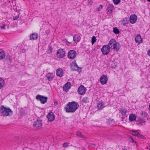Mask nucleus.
I'll return each mask as SVG.
<instances>
[{
	"label": "nucleus",
	"mask_w": 150,
	"mask_h": 150,
	"mask_svg": "<svg viewBox=\"0 0 150 150\" xmlns=\"http://www.w3.org/2000/svg\"><path fill=\"white\" fill-rule=\"evenodd\" d=\"M89 99L88 98L86 97H83L82 100V102L85 103H86L89 102Z\"/></svg>",
	"instance_id": "nucleus-25"
},
{
	"label": "nucleus",
	"mask_w": 150,
	"mask_h": 150,
	"mask_svg": "<svg viewBox=\"0 0 150 150\" xmlns=\"http://www.w3.org/2000/svg\"><path fill=\"white\" fill-rule=\"evenodd\" d=\"M139 133L136 131L132 130V135H135L137 137L138 135L139 134Z\"/></svg>",
	"instance_id": "nucleus-31"
},
{
	"label": "nucleus",
	"mask_w": 150,
	"mask_h": 150,
	"mask_svg": "<svg viewBox=\"0 0 150 150\" xmlns=\"http://www.w3.org/2000/svg\"><path fill=\"white\" fill-rule=\"evenodd\" d=\"M5 56V53L4 52L1 50H0V59H4Z\"/></svg>",
	"instance_id": "nucleus-21"
},
{
	"label": "nucleus",
	"mask_w": 150,
	"mask_h": 150,
	"mask_svg": "<svg viewBox=\"0 0 150 150\" xmlns=\"http://www.w3.org/2000/svg\"><path fill=\"white\" fill-rule=\"evenodd\" d=\"M76 135L82 138H85V137L81 134V133L79 131H78L76 132Z\"/></svg>",
	"instance_id": "nucleus-26"
},
{
	"label": "nucleus",
	"mask_w": 150,
	"mask_h": 150,
	"mask_svg": "<svg viewBox=\"0 0 150 150\" xmlns=\"http://www.w3.org/2000/svg\"><path fill=\"white\" fill-rule=\"evenodd\" d=\"M135 40L136 43H138L139 44L143 42V39L141 38V36L140 34H138L136 36L135 38Z\"/></svg>",
	"instance_id": "nucleus-14"
},
{
	"label": "nucleus",
	"mask_w": 150,
	"mask_h": 150,
	"mask_svg": "<svg viewBox=\"0 0 150 150\" xmlns=\"http://www.w3.org/2000/svg\"><path fill=\"white\" fill-rule=\"evenodd\" d=\"M137 118V115L135 114L132 113V122L133 121H134L136 120V119Z\"/></svg>",
	"instance_id": "nucleus-30"
},
{
	"label": "nucleus",
	"mask_w": 150,
	"mask_h": 150,
	"mask_svg": "<svg viewBox=\"0 0 150 150\" xmlns=\"http://www.w3.org/2000/svg\"><path fill=\"white\" fill-rule=\"evenodd\" d=\"M65 51L63 49H59L57 52V55L58 57L62 58L65 55Z\"/></svg>",
	"instance_id": "nucleus-8"
},
{
	"label": "nucleus",
	"mask_w": 150,
	"mask_h": 150,
	"mask_svg": "<svg viewBox=\"0 0 150 150\" xmlns=\"http://www.w3.org/2000/svg\"><path fill=\"white\" fill-rule=\"evenodd\" d=\"M52 48L51 47H49L47 50V53L49 54H51L52 52Z\"/></svg>",
	"instance_id": "nucleus-32"
},
{
	"label": "nucleus",
	"mask_w": 150,
	"mask_h": 150,
	"mask_svg": "<svg viewBox=\"0 0 150 150\" xmlns=\"http://www.w3.org/2000/svg\"><path fill=\"white\" fill-rule=\"evenodd\" d=\"M112 5H112V4L110 5V7H112Z\"/></svg>",
	"instance_id": "nucleus-50"
},
{
	"label": "nucleus",
	"mask_w": 150,
	"mask_h": 150,
	"mask_svg": "<svg viewBox=\"0 0 150 150\" xmlns=\"http://www.w3.org/2000/svg\"><path fill=\"white\" fill-rule=\"evenodd\" d=\"M129 21L131 23V16H130L129 17Z\"/></svg>",
	"instance_id": "nucleus-46"
},
{
	"label": "nucleus",
	"mask_w": 150,
	"mask_h": 150,
	"mask_svg": "<svg viewBox=\"0 0 150 150\" xmlns=\"http://www.w3.org/2000/svg\"><path fill=\"white\" fill-rule=\"evenodd\" d=\"M137 16L134 14H132V24L135 23L137 21Z\"/></svg>",
	"instance_id": "nucleus-19"
},
{
	"label": "nucleus",
	"mask_w": 150,
	"mask_h": 150,
	"mask_svg": "<svg viewBox=\"0 0 150 150\" xmlns=\"http://www.w3.org/2000/svg\"><path fill=\"white\" fill-rule=\"evenodd\" d=\"M63 71L62 69L59 68L57 70L56 74L59 77H62L63 75Z\"/></svg>",
	"instance_id": "nucleus-16"
},
{
	"label": "nucleus",
	"mask_w": 150,
	"mask_h": 150,
	"mask_svg": "<svg viewBox=\"0 0 150 150\" xmlns=\"http://www.w3.org/2000/svg\"><path fill=\"white\" fill-rule=\"evenodd\" d=\"M110 47L107 45L103 46L101 50L103 54H108L110 52Z\"/></svg>",
	"instance_id": "nucleus-7"
},
{
	"label": "nucleus",
	"mask_w": 150,
	"mask_h": 150,
	"mask_svg": "<svg viewBox=\"0 0 150 150\" xmlns=\"http://www.w3.org/2000/svg\"><path fill=\"white\" fill-rule=\"evenodd\" d=\"M80 36L78 35H76L73 36V40L75 42H78L80 40Z\"/></svg>",
	"instance_id": "nucleus-22"
},
{
	"label": "nucleus",
	"mask_w": 150,
	"mask_h": 150,
	"mask_svg": "<svg viewBox=\"0 0 150 150\" xmlns=\"http://www.w3.org/2000/svg\"><path fill=\"white\" fill-rule=\"evenodd\" d=\"M147 54L150 57V49L149 50L147 51Z\"/></svg>",
	"instance_id": "nucleus-43"
},
{
	"label": "nucleus",
	"mask_w": 150,
	"mask_h": 150,
	"mask_svg": "<svg viewBox=\"0 0 150 150\" xmlns=\"http://www.w3.org/2000/svg\"><path fill=\"white\" fill-rule=\"evenodd\" d=\"M42 123L41 120H37L34 122L33 126L37 129H39L42 127Z\"/></svg>",
	"instance_id": "nucleus-9"
},
{
	"label": "nucleus",
	"mask_w": 150,
	"mask_h": 150,
	"mask_svg": "<svg viewBox=\"0 0 150 150\" xmlns=\"http://www.w3.org/2000/svg\"><path fill=\"white\" fill-rule=\"evenodd\" d=\"M88 5L91 6L93 4V1L92 0H88Z\"/></svg>",
	"instance_id": "nucleus-39"
},
{
	"label": "nucleus",
	"mask_w": 150,
	"mask_h": 150,
	"mask_svg": "<svg viewBox=\"0 0 150 150\" xmlns=\"http://www.w3.org/2000/svg\"><path fill=\"white\" fill-rule=\"evenodd\" d=\"M113 32L115 34H118L119 33V30L117 27L113 28Z\"/></svg>",
	"instance_id": "nucleus-29"
},
{
	"label": "nucleus",
	"mask_w": 150,
	"mask_h": 150,
	"mask_svg": "<svg viewBox=\"0 0 150 150\" xmlns=\"http://www.w3.org/2000/svg\"><path fill=\"white\" fill-rule=\"evenodd\" d=\"M113 8V5H112V6L111 7H109L108 8H107V9L108 11V12H109V13H111L112 12Z\"/></svg>",
	"instance_id": "nucleus-28"
},
{
	"label": "nucleus",
	"mask_w": 150,
	"mask_h": 150,
	"mask_svg": "<svg viewBox=\"0 0 150 150\" xmlns=\"http://www.w3.org/2000/svg\"><path fill=\"white\" fill-rule=\"evenodd\" d=\"M68 144L67 143H64L63 145V146L65 148L67 147L68 146Z\"/></svg>",
	"instance_id": "nucleus-40"
},
{
	"label": "nucleus",
	"mask_w": 150,
	"mask_h": 150,
	"mask_svg": "<svg viewBox=\"0 0 150 150\" xmlns=\"http://www.w3.org/2000/svg\"><path fill=\"white\" fill-rule=\"evenodd\" d=\"M129 120L130 122L131 121V114H130L129 115Z\"/></svg>",
	"instance_id": "nucleus-45"
},
{
	"label": "nucleus",
	"mask_w": 150,
	"mask_h": 150,
	"mask_svg": "<svg viewBox=\"0 0 150 150\" xmlns=\"http://www.w3.org/2000/svg\"><path fill=\"white\" fill-rule=\"evenodd\" d=\"M76 55V52L74 50L69 51L68 54V57L70 59H73L75 58Z\"/></svg>",
	"instance_id": "nucleus-10"
},
{
	"label": "nucleus",
	"mask_w": 150,
	"mask_h": 150,
	"mask_svg": "<svg viewBox=\"0 0 150 150\" xmlns=\"http://www.w3.org/2000/svg\"><path fill=\"white\" fill-rule=\"evenodd\" d=\"M4 80L1 78H0V88H1L4 86Z\"/></svg>",
	"instance_id": "nucleus-27"
},
{
	"label": "nucleus",
	"mask_w": 150,
	"mask_h": 150,
	"mask_svg": "<svg viewBox=\"0 0 150 150\" xmlns=\"http://www.w3.org/2000/svg\"><path fill=\"white\" fill-rule=\"evenodd\" d=\"M128 18H125L124 19L122 20V23L124 25H126V24H127L129 22V21L128 20Z\"/></svg>",
	"instance_id": "nucleus-24"
},
{
	"label": "nucleus",
	"mask_w": 150,
	"mask_h": 150,
	"mask_svg": "<svg viewBox=\"0 0 150 150\" xmlns=\"http://www.w3.org/2000/svg\"><path fill=\"white\" fill-rule=\"evenodd\" d=\"M38 34L36 33H33L30 36V40H34L37 39Z\"/></svg>",
	"instance_id": "nucleus-20"
},
{
	"label": "nucleus",
	"mask_w": 150,
	"mask_h": 150,
	"mask_svg": "<svg viewBox=\"0 0 150 150\" xmlns=\"http://www.w3.org/2000/svg\"><path fill=\"white\" fill-rule=\"evenodd\" d=\"M149 149H150V148Z\"/></svg>",
	"instance_id": "nucleus-52"
},
{
	"label": "nucleus",
	"mask_w": 150,
	"mask_h": 150,
	"mask_svg": "<svg viewBox=\"0 0 150 150\" xmlns=\"http://www.w3.org/2000/svg\"><path fill=\"white\" fill-rule=\"evenodd\" d=\"M147 115V114L145 111H143L141 112V117H139V119L138 120V122L139 123H141L142 125H145V121L143 119L144 117H146Z\"/></svg>",
	"instance_id": "nucleus-4"
},
{
	"label": "nucleus",
	"mask_w": 150,
	"mask_h": 150,
	"mask_svg": "<svg viewBox=\"0 0 150 150\" xmlns=\"http://www.w3.org/2000/svg\"><path fill=\"white\" fill-rule=\"evenodd\" d=\"M0 112L1 114V115L3 116H11L13 113L12 111L10 108H6L3 105L1 106Z\"/></svg>",
	"instance_id": "nucleus-2"
},
{
	"label": "nucleus",
	"mask_w": 150,
	"mask_h": 150,
	"mask_svg": "<svg viewBox=\"0 0 150 150\" xmlns=\"http://www.w3.org/2000/svg\"><path fill=\"white\" fill-rule=\"evenodd\" d=\"M86 90V88L83 86L81 85L78 88V92L80 94L82 95L85 93Z\"/></svg>",
	"instance_id": "nucleus-11"
},
{
	"label": "nucleus",
	"mask_w": 150,
	"mask_h": 150,
	"mask_svg": "<svg viewBox=\"0 0 150 150\" xmlns=\"http://www.w3.org/2000/svg\"><path fill=\"white\" fill-rule=\"evenodd\" d=\"M47 118L49 121L50 122L53 121L55 119V116L53 112H51L49 113L47 116Z\"/></svg>",
	"instance_id": "nucleus-13"
},
{
	"label": "nucleus",
	"mask_w": 150,
	"mask_h": 150,
	"mask_svg": "<svg viewBox=\"0 0 150 150\" xmlns=\"http://www.w3.org/2000/svg\"><path fill=\"white\" fill-rule=\"evenodd\" d=\"M90 144L92 145H94V146H95V144Z\"/></svg>",
	"instance_id": "nucleus-49"
},
{
	"label": "nucleus",
	"mask_w": 150,
	"mask_h": 150,
	"mask_svg": "<svg viewBox=\"0 0 150 150\" xmlns=\"http://www.w3.org/2000/svg\"><path fill=\"white\" fill-rule=\"evenodd\" d=\"M19 18V15H18L16 16L15 17H14L13 18V19L14 20H16L18 18Z\"/></svg>",
	"instance_id": "nucleus-42"
},
{
	"label": "nucleus",
	"mask_w": 150,
	"mask_h": 150,
	"mask_svg": "<svg viewBox=\"0 0 150 150\" xmlns=\"http://www.w3.org/2000/svg\"><path fill=\"white\" fill-rule=\"evenodd\" d=\"M50 31L49 30H47L45 31V33L47 34V35L49 33H50Z\"/></svg>",
	"instance_id": "nucleus-44"
},
{
	"label": "nucleus",
	"mask_w": 150,
	"mask_h": 150,
	"mask_svg": "<svg viewBox=\"0 0 150 150\" xmlns=\"http://www.w3.org/2000/svg\"><path fill=\"white\" fill-rule=\"evenodd\" d=\"M147 1H149V2H150V0H147Z\"/></svg>",
	"instance_id": "nucleus-51"
},
{
	"label": "nucleus",
	"mask_w": 150,
	"mask_h": 150,
	"mask_svg": "<svg viewBox=\"0 0 150 150\" xmlns=\"http://www.w3.org/2000/svg\"><path fill=\"white\" fill-rule=\"evenodd\" d=\"M119 111L123 116L125 115L127 112V110L125 108H120Z\"/></svg>",
	"instance_id": "nucleus-23"
},
{
	"label": "nucleus",
	"mask_w": 150,
	"mask_h": 150,
	"mask_svg": "<svg viewBox=\"0 0 150 150\" xmlns=\"http://www.w3.org/2000/svg\"><path fill=\"white\" fill-rule=\"evenodd\" d=\"M6 58L7 59H8L10 61H11L12 60L11 56H10L9 55H6Z\"/></svg>",
	"instance_id": "nucleus-34"
},
{
	"label": "nucleus",
	"mask_w": 150,
	"mask_h": 150,
	"mask_svg": "<svg viewBox=\"0 0 150 150\" xmlns=\"http://www.w3.org/2000/svg\"><path fill=\"white\" fill-rule=\"evenodd\" d=\"M71 68L73 71H77L80 72L81 68L78 66L75 61L73 62L71 64Z\"/></svg>",
	"instance_id": "nucleus-5"
},
{
	"label": "nucleus",
	"mask_w": 150,
	"mask_h": 150,
	"mask_svg": "<svg viewBox=\"0 0 150 150\" xmlns=\"http://www.w3.org/2000/svg\"><path fill=\"white\" fill-rule=\"evenodd\" d=\"M97 106L99 110L102 109L105 107L103 102L101 101L98 103Z\"/></svg>",
	"instance_id": "nucleus-17"
},
{
	"label": "nucleus",
	"mask_w": 150,
	"mask_h": 150,
	"mask_svg": "<svg viewBox=\"0 0 150 150\" xmlns=\"http://www.w3.org/2000/svg\"><path fill=\"white\" fill-rule=\"evenodd\" d=\"M117 42L115 40L112 39L109 41L108 45L110 48L114 49L116 51H117L119 50L120 47L119 45H117Z\"/></svg>",
	"instance_id": "nucleus-3"
},
{
	"label": "nucleus",
	"mask_w": 150,
	"mask_h": 150,
	"mask_svg": "<svg viewBox=\"0 0 150 150\" xmlns=\"http://www.w3.org/2000/svg\"><path fill=\"white\" fill-rule=\"evenodd\" d=\"M6 27V26L5 25H4L3 26H2L1 27V28L2 29H4Z\"/></svg>",
	"instance_id": "nucleus-41"
},
{
	"label": "nucleus",
	"mask_w": 150,
	"mask_h": 150,
	"mask_svg": "<svg viewBox=\"0 0 150 150\" xmlns=\"http://www.w3.org/2000/svg\"><path fill=\"white\" fill-rule=\"evenodd\" d=\"M96 40V39L95 36H93L92 38V44L93 45Z\"/></svg>",
	"instance_id": "nucleus-33"
},
{
	"label": "nucleus",
	"mask_w": 150,
	"mask_h": 150,
	"mask_svg": "<svg viewBox=\"0 0 150 150\" xmlns=\"http://www.w3.org/2000/svg\"><path fill=\"white\" fill-rule=\"evenodd\" d=\"M36 99L37 100L40 101L41 103L44 104L47 102L48 98L43 96L38 95L36 97Z\"/></svg>",
	"instance_id": "nucleus-6"
},
{
	"label": "nucleus",
	"mask_w": 150,
	"mask_h": 150,
	"mask_svg": "<svg viewBox=\"0 0 150 150\" xmlns=\"http://www.w3.org/2000/svg\"><path fill=\"white\" fill-rule=\"evenodd\" d=\"M103 6L101 5H100L99 7L97 8L96 9V10L98 11H100L103 8Z\"/></svg>",
	"instance_id": "nucleus-38"
},
{
	"label": "nucleus",
	"mask_w": 150,
	"mask_h": 150,
	"mask_svg": "<svg viewBox=\"0 0 150 150\" xmlns=\"http://www.w3.org/2000/svg\"><path fill=\"white\" fill-rule=\"evenodd\" d=\"M142 2H143L145 3L146 0H140Z\"/></svg>",
	"instance_id": "nucleus-47"
},
{
	"label": "nucleus",
	"mask_w": 150,
	"mask_h": 150,
	"mask_svg": "<svg viewBox=\"0 0 150 150\" xmlns=\"http://www.w3.org/2000/svg\"><path fill=\"white\" fill-rule=\"evenodd\" d=\"M46 77L49 81H52L53 79L54 76L52 73H48L47 74Z\"/></svg>",
	"instance_id": "nucleus-18"
},
{
	"label": "nucleus",
	"mask_w": 150,
	"mask_h": 150,
	"mask_svg": "<svg viewBox=\"0 0 150 150\" xmlns=\"http://www.w3.org/2000/svg\"><path fill=\"white\" fill-rule=\"evenodd\" d=\"M70 44V43L69 42H67V45H69Z\"/></svg>",
	"instance_id": "nucleus-48"
},
{
	"label": "nucleus",
	"mask_w": 150,
	"mask_h": 150,
	"mask_svg": "<svg viewBox=\"0 0 150 150\" xmlns=\"http://www.w3.org/2000/svg\"><path fill=\"white\" fill-rule=\"evenodd\" d=\"M108 80L107 76L105 75H103L100 77V81L102 84L104 85L106 83Z\"/></svg>",
	"instance_id": "nucleus-12"
},
{
	"label": "nucleus",
	"mask_w": 150,
	"mask_h": 150,
	"mask_svg": "<svg viewBox=\"0 0 150 150\" xmlns=\"http://www.w3.org/2000/svg\"><path fill=\"white\" fill-rule=\"evenodd\" d=\"M137 137L138 138H140L142 139H144L145 137L143 135H141L139 134L138 135Z\"/></svg>",
	"instance_id": "nucleus-36"
},
{
	"label": "nucleus",
	"mask_w": 150,
	"mask_h": 150,
	"mask_svg": "<svg viewBox=\"0 0 150 150\" xmlns=\"http://www.w3.org/2000/svg\"><path fill=\"white\" fill-rule=\"evenodd\" d=\"M79 105L75 101L69 102L64 107V110L67 112L73 113L78 108Z\"/></svg>",
	"instance_id": "nucleus-1"
},
{
	"label": "nucleus",
	"mask_w": 150,
	"mask_h": 150,
	"mask_svg": "<svg viewBox=\"0 0 150 150\" xmlns=\"http://www.w3.org/2000/svg\"><path fill=\"white\" fill-rule=\"evenodd\" d=\"M113 2L115 4H117L120 2V0H113Z\"/></svg>",
	"instance_id": "nucleus-37"
},
{
	"label": "nucleus",
	"mask_w": 150,
	"mask_h": 150,
	"mask_svg": "<svg viewBox=\"0 0 150 150\" xmlns=\"http://www.w3.org/2000/svg\"><path fill=\"white\" fill-rule=\"evenodd\" d=\"M71 84L70 82H67L63 86V90L65 92H67L70 88Z\"/></svg>",
	"instance_id": "nucleus-15"
},
{
	"label": "nucleus",
	"mask_w": 150,
	"mask_h": 150,
	"mask_svg": "<svg viewBox=\"0 0 150 150\" xmlns=\"http://www.w3.org/2000/svg\"><path fill=\"white\" fill-rule=\"evenodd\" d=\"M132 143L134 144V145H135V144L136 147H137V146H138L137 144V142H136V141H135L134 140V139H133V138H132Z\"/></svg>",
	"instance_id": "nucleus-35"
}]
</instances>
